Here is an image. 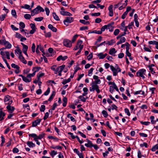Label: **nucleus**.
Masks as SVG:
<instances>
[{
  "label": "nucleus",
  "instance_id": "f257e3e1",
  "mask_svg": "<svg viewBox=\"0 0 158 158\" xmlns=\"http://www.w3.org/2000/svg\"><path fill=\"white\" fill-rule=\"evenodd\" d=\"M45 135V134L43 133L41 134H40L39 136H37L36 134L35 133H32L29 135L30 137H31L32 138H35L38 139H41L43 138Z\"/></svg>",
  "mask_w": 158,
  "mask_h": 158
},
{
  "label": "nucleus",
  "instance_id": "f03ea898",
  "mask_svg": "<svg viewBox=\"0 0 158 158\" xmlns=\"http://www.w3.org/2000/svg\"><path fill=\"white\" fill-rule=\"evenodd\" d=\"M92 88L91 87H90L89 89V90L90 91H94L95 90L98 94L100 92L99 86L97 85L92 84Z\"/></svg>",
  "mask_w": 158,
  "mask_h": 158
},
{
  "label": "nucleus",
  "instance_id": "7ed1b4c3",
  "mask_svg": "<svg viewBox=\"0 0 158 158\" xmlns=\"http://www.w3.org/2000/svg\"><path fill=\"white\" fill-rule=\"evenodd\" d=\"M63 44L64 46L67 47H70L72 46L71 41L69 40H64Z\"/></svg>",
  "mask_w": 158,
  "mask_h": 158
},
{
  "label": "nucleus",
  "instance_id": "20e7f679",
  "mask_svg": "<svg viewBox=\"0 0 158 158\" xmlns=\"http://www.w3.org/2000/svg\"><path fill=\"white\" fill-rule=\"evenodd\" d=\"M74 19L73 17H67L66 18L63 22L65 25H66V23H70L73 21Z\"/></svg>",
  "mask_w": 158,
  "mask_h": 158
},
{
  "label": "nucleus",
  "instance_id": "39448f33",
  "mask_svg": "<svg viewBox=\"0 0 158 158\" xmlns=\"http://www.w3.org/2000/svg\"><path fill=\"white\" fill-rule=\"evenodd\" d=\"M21 44L23 46V51L24 54H25L27 56H28L27 53V50L28 47V46L24 44L23 43H21Z\"/></svg>",
  "mask_w": 158,
  "mask_h": 158
},
{
  "label": "nucleus",
  "instance_id": "423d86ee",
  "mask_svg": "<svg viewBox=\"0 0 158 158\" xmlns=\"http://www.w3.org/2000/svg\"><path fill=\"white\" fill-rule=\"evenodd\" d=\"M114 22H112L107 25V29H109V31L110 32H112L114 30V27L113 26L114 25Z\"/></svg>",
  "mask_w": 158,
  "mask_h": 158
},
{
  "label": "nucleus",
  "instance_id": "0eeeda50",
  "mask_svg": "<svg viewBox=\"0 0 158 158\" xmlns=\"http://www.w3.org/2000/svg\"><path fill=\"white\" fill-rule=\"evenodd\" d=\"M146 72V70L144 69L139 70L136 73V75L138 77H141L143 74H144V73Z\"/></svg>",
  "mask_w": 158,
  "mask_h": 158
},
{
  "label": "nucleus",
  "instance_id": "6e6552de",
  "mask_svg": "<svg viewBox=\"0 0 158 158\" xmlns=\"http://www.w3.org/2000/svg\"><path fill=\"white\" fill-rule=\"evenodd\" d=\"M19 76L22 77L23 81L26 82H29L31 81V78H29L26 77H24L22 75H19Z\"/></svg>",
  "mask_w": 158,
  "mask_h": 158
},
{
  "label": "nucleus",
  "instance_id": "1a4fd4ad",
  "mask_svg": "<svg viewBox=\"0 0 158 158\" xmlns=\"http://www.w3.org/2000/svg\"><path fill=\"white\" fill-rule=\"evenodd\" d=\"M41 121V119H36L32 122V127H36L38 125L40 124Z\"/></svg>",
  "mask_w": 158,
  "mask_h": 158
},
{
  "label": "nucleus",
  "instance_id": "9d476101",
  "mask_svg": "<svg viewBox=\"0 0 158 158\" xmlns=\"http://www.w3.org/2000/svg\"><path fill=\"white\" fill-rule=\"evenodd\" d=\"M108 10H109V15L112 17L114 15V13L113 10V5H110L108 7Z\"/></svg>",
  "mask_w": 158,
  "mask_h": 158
},
{
  "label": "nucleus",
  "instance_id": "9b49d317",
  "mask_svg": "<svg viewBox=\"0 0 158 158\" xmlns=\"http://www.w3.org/2000/svg\"><path fill=\"white\" fill-rule=\"evenodd\" d=\"M6 108L9 112L12 113L15 110V108L13 106H12L8 105L6 107Z\"/></svg>",
  "mask_w": 158,
  "mask_h": 158
},
{
  "label": "nucleus",
  "instance_id": "f8f14e48",
  "mask_svg": "<svg viewBox=\"0 0 158 158\" xmlns=\"http://www.w3.org/2000/svg\"><path fill=\"white\" fill-rule=\"evenodd\" d=\"M60 13L61 15L64 16H70L72 15L71 13L67 11H60Z\"/></svg>",
  "mask_w": 158,
  "mask_h": 158
},
{
  "label": "nucleus",
  "instance_id": "ddd939ff",
  "mask_svg": "<svg viewBox=\"0 0 158 158\" xmlns=\"http://www.w3.org/2000/svg\"><path fill=\"white\" fill-rule=\"evenodd\" d=\"M67 58L68 56H63L62 55H60L57 58V60L58 61H60L61 60H64L67 59Z\"/></svg>",
  "mask_w": 158,
  "mask_h": 158
},
{
  "label": "nucleus",
  "instance_id": "4468645a",
  "mask_svg": "<svg viewBox=\"0 0 158 158\" xmlns=\"http://www.w3.org/2000/svg\"><path fill=\"white\" fill-rule=\"evenodd\" d=\"M48 28L54 32H56L57 31V29L51 24L48 25Z\"/></svg>",
  "mask_w": 158,
  "mask_h": 158
},
{
  "label": "nucleus",
  "instance_id": "2eb2a0df",
  "mask_svg": "<svg viewBox=\"0 0 158 158\" xmlns=\"http://www.w3.org/2000/svg\"><path fill=\"white\" fill-rule=\"evenodd\" d=\"M5 115V113L1 110L0 111V121H2L4 119V117Z\"/></svg>",
  "mask_w": 158,
  "mask_h": 158
},
{
  "label": "nucleus",
  "instance_id": "dca6fc26",
  "mask_svg": "<svg viewBox=\"0 0 158 158\" xmlns=\"http://www.w3.org/2000/svg\"><path fill=\"white\" fill-rule=\"evenodd\" d=\"M87 140L88 143H85V146L89 148H91L93 147V144L92 143V142L91 141L88 139H87Z\"/></svg>",
  "mask_w": 158,
  "mask_h": 158
},
{
  "label": "nucleus",
  "instance_id": "f3484780",
  "mask_svg": "<svg viewBox=\"0 0 158 158\" xmlns=\"http://www.w3.org/2000/svg\"><path fill=\"white\" fill-rule=\"evenodd\" d=\"M61 67H63V70L64 69L65 67V65H62L61 66L58 67L56 69V71L54 72V73L55 74H57V73H58V72H59V70H60V68H61Z\"/></svg>",
  "mask_w": 158,
  "mask_h": 158
},
{
  "label": "nucleus",
  "instance_id": "a211bd4d",
  "mask_svg": "<svg viewBox=\"0 0 158 158\" xmlns=\"http://www.w3.org/2000/svg\"><path fill=\"white\" fill-rule=\"evenodd\" d=\"M19 58L20 60L24 64H26L27 63V61L23 57L22 55H19Z\"/></svg>",
  "mask_w": 158,
  "mask_h": 158
},
{
  "label": "nucleus",
  "instance_id": "6ab92c4d",
  "mask_svg": "<svg viewBox=\"0 0 158 158\" xmlns=\"http://www.w3.org/2000/svg\"><path fill=\"white\" fill-rule=\"evenodd\" d=\"M126 40V38L124 37H123L120 38V40L117 43V44L118 45L123 43Z\"/></svg>",
  "mask_w": 158,
  "mask_h": 158
},
{
  "label": "nucleus",
  "instance_id": "aec40b11",
  "mask_svg": "<svg viewBox=\"0 0 158 158\" xmlns=\"http://www.w3.org/2000/svg\"><path fill=\"white\" fill-rule=\"evenodd\" d=\"M27 145L30 148H33L35 146V144L32 142L28 141L27 143Z\"/></svg>",
  "mask_w": 158,
  "mask_h": 158
},
{
  "label": "nucleus",
  "instance_id": "412c9836",
  "mask_svg": "<svg viewBox=\"0 0 158 158\" xmlns=\"http://www.w3.org/2000/svg\"><path fill=\"white\" fill-rule=\"evenodd\" d=\"M56 94V92L54 91H53L52 92V94L51 95V96L49 98L48 101L51 102L52 101V100L53 99V98L55 96Z\"/></svg>",
  "mask_w": 158,
  "mask_h": 158
},
{
  "label": "nucleus",
  "instance_id": "4be33fe9",
  "mask_svg": "<svg viewBox=\"0 0 158 158\" xmlns=\"http://www.w3.org/2000/svg\"><path fill=\"white\" fill-rule=\"evenodd\" d=\"M79 22L81 23L84 25H89L90 24V22L89 21H86L85 20L81 19L80 20Z\"/></svg>",
  "mask_w": 158,
  "mask_h": 158
},
{
  "label": "nucleus",
  "instance_id": "5701e85b",
  "mask_svg": "<svg viewBox=\"0 0 158 158\" xmlns=\"http://www.w3.org/2000/svg\"><path fill=\"white\" fill-rule=\"evenodd\" d=\"M10 97L8 95H6L5 96L4 101L5 103H7V102L10 100Z\"/></svg>",
  "mask_w": 158,
  "mask_h": 158
},
{
  "label": "nucleus",
  "instance_id": "b1692460",
  "mask_svg": "<svg viewBox=\"0 0 158 158\" xmlns=\"http://www.w3.org/2000/svg\"><path fill=\"white\" fill-rule=\"evenodd\" d=\"M41 69V67H34L32 70L34 71L33 73H35H35L36 72H38Z\"/></svg>",
  "mask_w": 158,
  "mask_h": 158
},
{
  "label": "nucleus",
  "instance_id": "393cba45",
  "mask_svg": "<svg viewBox=\"0 0 158 158\" xmlns=\"http://www.w3.org/2000/svg\"><path fill=\"white\" fill-rule=\"evenodd\" d=\"M116 52V51L114 48H112L110 50L109 53L110 55H112L113 54L115 53Z\"/></svg>",
  "mask_w": 158,
  "mask_h": 158
},
{
  "label": "nucleus",
  "instance_id": "a878e982",
  "mask_svg": "<svg viewBox=\"0 0 158 158\" xmlns=\"http://www.w3.org/2000/svg\"><path fill=\"white\" fill-rule=\"evenodd\" d=\"M53 16L54 18L57 21H59L60 19L59 17L56 15V13L55 12L53 13Z\"/></svg>",
  "mask_w": 158,
  "mask_h": 158
},
{
  "label": "nucleus",
  "instance_id": "bb28decb",
  "mask_svg": "<svg viewBox=\"0 0 158 158\" xmlns=\"http://www.w3.org/2000/svg\"><path fill=\"white\" fill-rule=\"evenodd\" d=\"M148 44H149L158 45V42L156 41H150L148 42Z\"/></svg>",
  "mask_w": 158,
  "mask_h": 158
},
{
  "label": "nucleus",
  "instance_id": "cd10ccee",
  "mask_svg": "<svg viewBox=\"0 0 158 158\" xmlns=\"http://www.w3.org/2000/svg\"><path fill=\"white\" fill-rule=\"evenodd\" d=\"M150 119L151 120V123L152 124H154L156 122V120H154V117L153 116H151L150 118Z\"/></svg>",
  "mask_w": 158,
  "mask_h": 158
},
{
  "label": "nucleus",
  "instance_id": "c85d7f7f",
  "mask_svg": "<svg viewBox=\"0 0 158 158\" xmlns=\"http://www.w3.org/2000/svg\"><path fill=\"white\" fill-rule=\"evenodd\" d=\"M1 139H2V143H1L0 146L2 147L3 146L4 143L5 142V139L3 136H1Z\"/></svg>",
  "mask_w": 158,
  "mask_h": 158
},
{
  "label": "nucleus",
  "instance_id": "c756f323",
  "mask_svg": "<svg viewBox=\"0 0 158 158\" xmlns=\"http://www.w3.org/2000/svg\"><path fill=\"white\" fill-rule=\"evenodd\" d=\"M83 41L81 40H78L77 42V45H79V48H81V46H83V45H82V44Z\"/></svg>",
  "mask_w": 158,
  "mask_h": 158
},
{
  "label": "nucleus",
  "instance_id": "7c9ffc66",
  "mask_svg": "<svg viewBox=\"0 0 158 158\" xmlns=\"http://www.w3.org/2000/svg\"><path fill=\"white\" fill-rule=\"evenodd\" d=\"M78 98L80 99L81 101L83 102H85L86 101V99L84 98L83 96L81 95L79 96L78 97Z\"/></svg>",
  "mask_w": 158,
  "mask_h": 158
},
{
  "label": "nucleus",
  "instance_id": "2f4dec72",
  "mask_svg": "<svg viewBox=\"0 0 158 158\" xmlns=\"http://www.w3.org/2000/svg\"><path fill=\"white\" fill-rule=\"evenodd\" d=\"M115 43V41L113 40H111L110 41H108L106 43L107 44H108L109 45H113L114 43Z\"/></svg>",
  "mask_w": 158,
  "mask_h": 158
},
{
  "label": "nucleus",
  "instance_id": "473e14b6",
  "mask_svg": "<svg viewBox=\"0 0 158 158\" xmlns=\"http://www.w3.org/2000/svg\"><path fill=\"white\" fill-rule=\"evenodd\" d=\"M158 149V144H156L152 148V151H155L156 150Z\"/></svg>",
  "mask_w": 158,
  "mask_h": 158
},
{
  "label": "nucleus",
  "instance_id": "72a5a7b5",
  "mask_svg": "<svg viewBox=\"0 0 158 158\" xmlns=\"http://www.w3.org/2000/svg\"><path fill=\"white\" fill-rule=\"evenodd\" d=\"M4 45L6 47V48L8 49L12 47L11 44L9 42H8V43H6V45Z\"/></svg>",
  "mask_w": 158,
  "mask_h": 158
},
{
  "label": "nucleus",
  "instance_id": "f704fd0d",
  "mask_svg": "<svg viewBox=\"0 0 158 158\" xmlns=\"http://www.w3.org/2000/svg\"><path fill=\"white\" fill-rule=\"evenodd\" d=\"M102 114L105 118H106L108 116L107 112L106 110H103L102 112Z\"/></svg>",
  "mask_w": 158,
  "mask_h": 158
},
{
  "label": "nucleus",
  "instance_id": "c9c22d12",
  "mask_svg": "<svg viewBox=\"0 0 158 158\" xmlns=\"http://www.w3.org/2000/svg\"><path fill=\"white\" fill-rule=\"evenodd\" d=\"M101 82V80L99 79H98L95 80L94 82H93L92 84L97 85L98 84H100Z\"/></svg>",
  "mask_w": 158,
  "mask_h": 158
},
{
  "label": "nucleus",
  "instance_id": "e433bc0d",
  "mask_svg": "<svg viewBox=\"0 0 158 158\" xmlns=\"http://www.w3.org/2000/svg\"><path fill=\"white\" fill-rule=\"evenodd\" d=\"M24 18L27 19H29L31 18V15L29 14H26L24 15Z\"/></svg>",
  "mask_w": 158,
  "mask_h": 158
},
{
  "label": "nucleus",
  "instance_id": "4c0bfd02",
  "mask_svg": "<svg viewBox=\"0 0 158 158\" xmlns=\"http://www.w3.org/2000/svg\"><path fill=\"white\" fill-rule=\"evenodd\" d=\"M98 56L99 57L100 59H103L105 58L104 56V55L102 53H99L98 55Z\"/></svg>",
  "mask_w": 158,
  "mask_h": 158
},
{
  "label": "nucleus",
  "instance_id": "58836bf2",
  "mask_svg": "<svg viewBox=\"0 0 158 158\" xmlns=\"http://www.w3.org/2000/svg\"><path fill=\"white\" fill-rule=\"evenodd\" d=\"M44 19L43 17H39L38 18H36L35 19V21H42Z\"/></svg>",
  "mask_w": 158,
  "mask_h": 158
},
{
  "label": "nucleus",
  "instance_id": "ea45409f",
  "mask_svg": "<svg viewBox=\"0 0 158 158\" xmlns=\"http://www.w3.org/2000/svg\"><path fill=\"white\" fill-rule=\"evenodd\" d=\"M22 8L29 10H31V8H30V6L27 4H25L24 6H22Z\"/></svg>",
  "mask_w": 158,
  "mask_h": 158
},
{
  "label": "nucleus",
  "instance_id": "a19ab883",
  "mask_svg": "<svg viewBox=\"0 0 158 158\" xmlns=\"http://www.w3.org/2000/svg\"><path fill=\"white\" fill-rule=\"evenodd\" d=\"M11 14L14 17L16 18L17 15L16 13L15 10H11Z\"/></svg>",
  "mask_w": 158,
  "mask_h": 158
},
{
  "label": "nucleus",
  "instance_id": "79ce46f5",
  "mask_svg": "<svg viewBox=\"0 0 158 158\" xmlns=\"http://www.w3.org/2000/svg\"><path fill=\"white\" fill-rule=\"evenodd\" d=\"M126 34V33L124 32L123 34H120L117 37H116V39L117 40L119 39L122 37V36L125 35Z\"/></svg>",
  "mask_w": 158,
  "mask_h": 158
},
{
  "label": "nucleus",
  "instance_id": "37998d69",
  "mask_svg": "<svg viewBox=\"0 0 158 158\" xmlns=\"http://www.w3.org/2000/svg\"><path fill=\"white\" fill-rule=\"evenodd\" d=\"M45 109V106L44 105L41 106L40 108V110L41 112H44Z\"/></svg>",
  "mask_w": 158,
  "mask_h": 158
},
{
  "label": "nucleus",
  "instance_id": "c03bdc74",
  "mask_svg": "<svg viewBox=\"0 0 158 158\" xmlns=\"http://www.w3.org/2000/svg\"><path fill=\"white\" fill-rule=\"evenodd\" d=\"M15 53H19V55H22V51L19 48L16 49L15 50Z\"/></svg>",
  "mask_w": 158,
  "mask_h": 158
},
{
  "label": "nucleus",
  "instance_id": "a18cd8bd",
  "mask_svg": "<svg viewBox=\"0 0 158 158\" xmlns=\"http://www.w3.org/2000/svg\"><path fill=\"white\" fill-rule=\"evenodd\" d=\"M124 111H125V113H127V114L128 116H129L130 115H131L130 113V112L129 109L128 108H125L124 109Z\"/></svg>",
  "mask_w": 158,
  "mask_h": 158
},
{
  "label": "nucleus",
  "instance_id": "49530a36",
  "mask_svg": "<svg viewBox=\"0 0 158 158\" xmlns=\"http://www.w3.org/2000/svg\"><path fill=\"white\" fill-rule=\"evenodd\" d=\"M140 146L141 147H142L143 146L145 147L146 148H148V145L146 143H141L140 144Z\"/></svg>",
  "mask_w": 158,
  "mask_h": 158
},
{
  "label": "nucleus",
  "instance_id": "de8ad7c7",
  "mask_svg": "<svg viewBox=\"0 0 158 158\" xmlns=\"http://www.w3.org/2000/svg\"><path fill=\"white\" fill-rule=\"evenodd\" d=\"M92 33H96L98 34H102V32L100 31H97L96 30L93 31L92 32Z\"/></svg>",
  "mask_w": 158,
  "mask_h": 158
},
{
  "label": "nucleus",
  "instance_id": "09e8293b",
  "mask_svg": "<svg viewBox=\"0 0 158 158\" xmlns=\"http://www.w3.org/2000/svg\"><path fill=\"white\" fill-rule=\"evenodd\" d=\"M107 29V25H105L104 26H103V27H102L101 28V30L100 31H101V32H102H102L103 31H104L105 30V29Z\"/></svg>",
  "mask_w": 158,
  "mask_h": 158
},
{
  "label": "nucleus",
  "instance_id": "8fccbe9b",
  "mask_svg": "<svg viewBox=\"0 0 158 158\" xmlns=\"http://www.w3.org/2000/svg\"><path fill=\"white\" fill-rule=\"evenodd\" d=\"M100 12L95 13H92L91 15L93 16H98L100 15Z\"/></svg>",
  "mask_w": 158,
  "mask_h": 158
},
{
  "label": "nucleus",
  "instance_id": "3c124183",
  "mask_svg": "<svg viewBox=\"0 0 158 158\" xmlns=\"http://www.w3.org/2000/svg\"><path fill=\"white\" fill-rule=\"evenodd\" d=\"M35 44L34 43H33L32 44V46L31 47V50L33 52H35Z\"/></svg>",
  "mask_w": 158,
  "mask_h": 158
},
{
  "label": "nucleus",
  "instance_id": "603ef678",
  "mask_svg": "<svg viewBox=\"0 0 158 158\" xmlns=\"http://www.w3.org/2000/svg\"><path fill=\"white\" fill-rule=\"evenodd\" d=\"M143 125H149L150 123L149 122H142L141 121L140 122Z\"/></svg>",
  "mask_w": 158,
  "mask_h": 158
},
{
  "label": "nucleus",
  "instance_id": "864d4df0",
  "mask_svg": "<svg viewBox=\"0 0 158 158\" xmlns=\"http://www.w3.org/2000/svg\"><path fill=\"white\" fill-rule=\"evenodd\" d=\"M119 30L118 29H115L114 32V34L115 35H117L119 32Z\"/></svg>",
  "mask_w": 158,
  "mask_h": 158
},
{
  "label": "nucleus",
  "instance_id": "5fc2aeb1",
  "mask_svg": "<svg viewBox=\"0 0 158 158\" xmlns=\"http://www.w3.org/2000/svg\"><path fill=\"white\" fill-rule=\"evenodd\" d=\"M94 70V69L93 68H91L88 71V75L89 76H91V74L92 73L93 71Z\"/></svg>",
  "mask_w": 158,
  "mask_h": 158
},
{
  "label": "nucleus",
  "instance_id": "6e6d98bb",
  "mask_svg": "<svg viewBox=\"0 0 158 158\" xmlns=\"http://www.w3.org/2000/svg\"><path fill=\"white\" fill-rule=\"evenodd\" d=\"M50 92V88L48 87V88L47 90L44 93V94L45 95L47 96L49 94V93Z\"/></svg>",
  "mask_w": 158,
  "mask_h": 158
},
{
  "label": "nucleus",
  "instance_id": "4d7b16f0",
  "mask_svg": "<svg viewBox=\"0 0 158 158\" xmlns=\"http://www.w3.org/2000/svg\"><path fill=\"white\" fill-rule=\"evenodd\" d=\"M57 154V152L56 151L54 150L52 151L51 153H50V155L52 156L53 157L54 156L56 155Z\"/></svg>",
  "mask_w": 158,
  "mask_h": 158
},
{
  "label": "nucleus",
  "instance_id": "13d9d810",
  "mask_svg": "<svg viewBox=\"0 0 158 158\" xmlns=\"http://www.w3.org/2000/svg\"><path fill=\"white\" fill-rule=\"evenodd\" d=\"M37 7L38 8L39 11H40V12L44 11V10L40 6H38Z\"/></svg>",
  "mask_w": 158,
  "mask_h": 158
},
{
  "label": "nucleus",
  "instance_id": "bf43d9fd",
  "mask_svg": "<svg viewBox=\"0 0 158 158\" xmlns=\"http://www.w3.org/2000/svg\"><path fill=\"white\" fill-rule=\"evenodd\" d=\"M78 36V35H76L73 37V39L72 40V42L73 43L75 41Z\"/></svg>",
  "mask_w": 158,
  "mask_h": 158
},
{
  "label": "nucleus",
  "instance_id": "052dcab7",
  "mask_svg": "<svg viewBox=\"0 0 158 158\" xmlns=\"http://www.w3.org/2000/svg\"><path fill=\"white\" fill-rule=\"evenodd\" d=\"M139 135L141 136L144 137H147L148 136V135L147 134L143 133H139Z\"/></svg>",
  "mask_w": 158,
  "mask_h": 158
},
{
  "label": "nucleus",
  "instance_id": "680f3d73",
  "mask_svg": "<svg viewBox=\"0 0 158 158\" xmlns=\"http://www.w3.org/2000/svg\"><path fill=\"white\" fill-rule=\"evenodd\" d=\"M30 26H31V28L32 29H36V28L35 24L31 23L30 24Z\"/></svg>",
  "mask_w": 158,
  "mask_h": 158
},
{
  "label": "nucleus",
  "instance_id": "e2e57ef3",
  "mask_svg": "<svg viewBox=\"0 0 158 158\" xmlns=\"http://www.w3.org/2000/svg\"><path fill=\"white\" fill-rule=\"evenodd\" d=\"M35 75V73H33L32 74H29L27 76V77L29 78H31L32 77H34Z\"/></svg>",
  "mask_w": 158,
  "mask_h": 158
},
{
  "label": "nucleus",
  "instance_id": "0e129e2a",
  "mask_svg": "<svg viewBox=\"0 0 158 158\" xmlns=\"http://www.w3.org/2000/svg\"><path fill=\"white\" fill-rule=\"evenodd\" d=\"M45 35L46 37L50 38L51 36V32H48L47 33H46Z\"/></svg>",
  "mask_w": 158,
  "mask_h": 158
},
{
  "label": "nucleus",
  "instance_id": "69168bd1",
  "mask_svg": "<svg viewBox=\"0 0 158 158\" xmlns=\"http://www.w3.org/2000/svg\"><path fill=\"white\" fill-rule=\"evenodd\" d=\"M134 23L133 22H131L127 26L128 28L130 29L132 28V26H134Z\"/></svg>",
  "mask_w": 158,
  "mask_h": 158
},
{
  "label": "nucleus",
  "instance_id": "338daca9",
  "mask_svg": "<svg viewBox=\"0 0 158 158\" xmlns=\"http://www.w3.org/2000/svg\"><path fill=\"white\" fill-rule=\"evenodd\" d=\"M11 66L12 68L15 69L18 68L19 67L18 65L14 63H12L11 64Z\"/></svg>",
  "mask_w": 158,
  "mask_h": 158
},
{
  "label": "nucleus",
  "instance_id": "774afa93",
  "mask_svg": "<svg viewBox=\"0 0 158 158\" xmlns=\"http://www.w3.org/2000/svg\"><path fill=\"white\" fill-rule=\"evenodd\" d=\"M49 113L48 112H46L45 114V115L44 117V120H46L48 117L49 116Z\"/></svg>",
  "mask_w": 158,
  "mask_h": 158
}]
</instances>
